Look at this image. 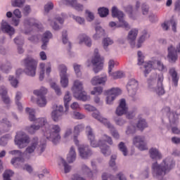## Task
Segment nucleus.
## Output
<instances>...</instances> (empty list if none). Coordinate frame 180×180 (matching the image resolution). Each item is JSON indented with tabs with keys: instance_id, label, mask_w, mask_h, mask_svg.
<instances>
[{
	"instance_id": "f257e3e1",
	"label": "nucleus",
	"mask_w": 180,
	"mask_h": 180,
	"mask_svg": "<svg viewBox=\"0 0 180 180\" xmlns=\"http://www.w3.org/2000/svg\"><path fill=\"white\" fill-rule=\"evenodd\" d=\"M39 129H41L42 133L46 139L52 141L53 144H57V142L60 141L61 139L60 136L61 128L57 124L50 125L47 123L46 118H39L36 120V124L27 127L26 130L30 134H34L35 131H37Z\"/></svg>"
},
{
	"instance_id": "f03ea898",
	"label": "nucleus",
	"mask_w": 180,
	"mask_h": 180,
	"mask_svg": "<svg viewBox=\"0 0 180 180\" xmlns=\"http://www.w3.org/2000/svg\"><path fill=\"white\" fill-rule=\"evenodd\" d=\"M65 111L64 112V107L63 105H53L52 108L55 109L51 112V116L53 122H60L63 119V115L68 112L70 108L68 103L71 101V96H70V92L67 91L63 98Z\"/></svg>"
},
{
	"instance_id": "7ed1b4c3",
	"label": "nucleus",
	"mask_w": 180,
	"mask_h": 180,
	"mask_svg": "<svg viewBox=\"0 0 180 180\" xmlns=\"http://www.w3.org/2000/svg\"><path fill=\"white\" fill-rule=\"evenodd\" d=\"M86 133L91 147H100L101 153L105 157L110 155V150L109 149V146L104 143L105 141L100 140L98 143H96V141H95V134H94V131L91 127H86Z\"/></svg>"
},
{
	"instance_id": "20e7f679",
	"label": "nucleus",
	"mask_w": 180,
	"mask_h": 180,
	"mask_svg": "<svg viewBox=\"0 0 180 180\" xmlns=\"http://www.w3.org/2000/svg\"><path fill=\"white\" fill-rule=\"evenodd\" d=\"M175 167V162L172 158H167L158 166V180H167L165 175Z\"/></svg>"
},
{
	"instance_id": "39448f33",
	"label": "nucleus",
	"mask_w": 180,
	"mask_h": 180,
	"mask_svg": "<svg viewBox=\"0 0 180 180\" xmlns=\"http://www.w3.org/2000/svg\"><path fill=\"white\" fill-rule=\"evenodd\" d=\"M72 91L73 93V96L77 99V101H82L83 102L89 101L90 97L88 96V94H86V91H84V86L82 82H79V80H76L74 82Z\"/></svg>"
},
{
	"instance_id": "423d86ee",
	"label": "nucleus",
	"mask_w": 180,
	"mask_h": 180,
	"mask_svg": "<svg viewBox=\"0 0 180 180\" xmlns=\"http://www.w3.org/2000/svg\"><path fill=\"white\" fill-rule=\"evenodd\" d=\"M112 18H117L120 22V25H117L116 22H110L109 23V26L110 27H124V29H126L127 30H129V29H130V26L129 25V24L123 19V18H124V14L123 13V12L119 11L117 6H113L112 8Z\"/></svg>"
},
{
	"instance_id": "0eeeda50",
	"label": "nucleus",
	"mask_w": 180,
	"mask_h": 180,
	"mask_svg": "<svg viewBox=\"0 0 180 180\" xmlns=\"http://www.w3.org/2000/svg\"><path fill=\"white\" fill-rule=\"evenodd\" d=\"M25 66V74L30 77L36 75V68H37V62L32 58L28 57L24 60Z\"/></svg>"
},
{
	"instance_id": "6e6552de",
	"label": "nucleus",
	"mask_w": 180,
	"mask_h": 180,
	"mask_svg": "<svg viewBox=\"0 0 180 180\" xmlns=\"http://www.w3.org/2000/svg\"><path fill=\"white\" fill-rule=\"evenodd\" d=\"M15 143L18 148H25L30 143V137L23 131H18L15 137Z\"/></svg>"
},
{
	"instance_id": "1a4fd4ad",
	"label": "nucleus",
	"mask_w": 180,
	"mask_h": 180,
	"mask_svg": "<svg viewBox=\"0 0 180 180\" xmlns=\"http://www.w3.org/2000/svg\"><path fill=\"white\" fill-rule=\"evenodd\" d=\"M91 64L94 67L95 74H98L103 68V58L101 57L99 51L96 49L94 50V57L91 59Z\"/></svg>"
},
{
	"instance_id": "9d476101",
	"label": "nucleus",
	"mask_w": 180,
	"mask_h": 180,
	"mask_svg": "<svg viewBox=\"0 0 180 180\" xmlns=\"http://www.w3.org/2000/svg\"><path fill=\"white\" fill-rule=\"evenodd\" d=\"M24 27L27 29L25 31V34H29L32 29H37V30L40 31L43 26L34 18H27L24 20Z\"/></svg>"
},
{
	"instance_id": "9b49d317",
	"label": "nucleus",
	"mask_w": 180,
	"mask_h": 180,
	"mask_svg": "<svg viewBox=\"0 0 180 180\" xmlns=\"http://www.w3.org/2000/svg\"><path fill=\"white\" fill-rule=\"evenodd\" d=\"M129 108L126 105V100L124 98H122L120 102L119 106L116 110V115L117 116H122L123 115H127V117L128 119H132L134 116V112H128Z\"/></svg>"
},
{
	"instance_id": "f8f14e48",
	"label": "nucleus",
	"mask_w": 180,
	"mask_h": 180,
	"mask_svg": "<svg viewBox=\"0 0 180 180\" xmlns=\"http://www.w3.org/2000/svg\"><path fill=\"white\" fill-rule=\"evenodd\" d=\"M46 94H47V89L44 87H41L39 90L34 91V95L38 96L37 103L40 108H44L47 105V100L44 97Z\"/></svg>"
},
{
	"instance_id": "ddd939ff",
	"label": "nucleus",
	"mask_w": 180,
	"mask_h": 180,
	"mask_svg": "<svg viewBox=\"0 0 180 180\" xmlns=\"http://www.w3.org/2000/svg\"><path fill=\"white\" fill-rule=\"evenodd\" d=\"M132 143L136 148L140 150V151L148 150V147H147V141H146V138L143 136H135L132 139Z\"/></svg>"
},
{
	"instance_id": "4468645a",
	"label": "nucleus",
	"mask_w": 180,
	"mask_h": 180,
	"mask_svg": "<svg viewBox=\"0 0 180 180\" xmlns=\"http://www.w3.org/2000/svg\"><path fill=\"white\" fill-rule=\"evenodd\" d=\"M115 65H119V63L115 62L113 60H110L108 62V74L112 78V79H119L120 78H123L124 77V73L123 72L117 71L112 72V70L115 68Z\"/></svg>"
},
{
	"instance_id": "2eb2a0df",
	"label": "nucleus",
	"mask_w": 180,
	"mask_h": 180,
	"mask_svg": "<svg viewBox=\"0 0 180 180\" xmlns=\"http://www.w3.org/2000/svg\"><path fill=\"white\" fill-rule=\"evenodd\" d=\"M107 95L106 103L108 105H112V103L116 99V96H119L122 94V90L119 88H112L105 92Z\"/></svg>"
},
{
	"instance_id": "dca6fc26",
	"label": "nucleus",
	"mask_w": 180,
	"mask_h": 180,
	"mask_svg": "<svg viewBox=\"0 0 180 180\" xmlns=\"http://www.w3.org/2000/svg\"><path fill=\"white\" fill-rule=\"evenodd\" d=\"M84 109L85 110H87V112H94L92 113L93 117L96 119V120H98V122H101V123H103V122H108V119L102 117L99 111H98L96 108L94 106L89 104H86L84 105Z\"/></svg>"
},
{
	"instance_id": "f3484780",
	"label": "nucleus",
	"mask_w": 180,
	"mask_h": 180,
	"mask_svg": "<svg viewBox=\"0 0 180 180\" xmlns=\"http://www.w3.org/2000/svg\"><path fill=\"white\" fill-rule=\"evenodd\" d=\"M127 89L129 96H134L139 89V82L136 79H131L127 84Z\"/></svg>"
},
{
	"instance_id": "a211bd4d",
	"label": "nucleus",
	"mask_w": 180,
	"mask_h": 180,
	"mask_svg": "<svg viewBox=\"0 0 180 180\" xmlns=\"http://www.w3.org/2000/svg\"><path fill=\"white\" fill-rule=\"evenodd\" d=\"M144 67V75L145 77H147L152 70H155L158 67V59L157 58H152L150 60L145 64Z\"/></svg>"
},
{
	"instance_id": "6ab92c4d",
	"label": "nucleus",
	"mask_w": 180,
	"mask_h": 180,
	"mask_svg": "<svg viewBox=\"0 0 180 180\" xmlns=\"http://www.w3.org/2000/svg\"><path fill=\"white\" fill-rule=\"evenodd\" d=\"M60 84L63 88L68 86V76L67 75V67L64 65H59Z\"/></svg>"
},
{
	"instance_id": "aec40b11",
	"label": "nucleus",
	"mask_w": 180,
	"mask_h": 180,
	"mask_svg": "<svg viewBox=\"0 0 180 180\" xmlns=\"http://www.w3.org/2000/svg\"><path fill=\"white\" fill-rule=\"evenodd\" d=\"M78 150L80 157L84 160H86V158H89L92 155V150H91L89 146L81 145L79 146Z\"/></svg>"
},
{
	"instance_id": "412c9836",
	"label": "nucleus",
	"mask_w": 180,
	"mask_h": 180,
	"mask_svg": "<svg viewBox=\"0 0 180 180\" xmlns=\"http://www.w3.org/2000/svg\"><path fill=\"white\" fill-rule=\"evenodd\" d=\"M9 154L11 155H18V158H14L11 160V164L13 165H18V164H20V162H25V159L22 158L24 153H22L20 150H11L9 152Z\"/></svg>"
},
{
	"instance_id": "4be33fe9",
	"label": "nucleus",
	"mask_w": 180,
	"mask_h": 180,
	"mask_svg": "<svg viewBox=\"0 0 180 180\" xmlns=\"http://www.w3.org/2000/svg\"><path fill=\"white\" fill-rule=\"evenodd\" d=\"M1 32L7 33L9 36H13L15 34V28L11 26L7 22L3 20L0 27V33Z\"/></svg>"
},
{
	"instance_id": "5701e85b",
	"label": "nucleus",
	"mask_w": 180,
	"mask_h": 180,
	"mask_svg": "<svg viewBox=\"0 0 180 180\" xmlns=\"http://www.w3.org/2000/svg\"><path fill=\"white\" fill-rule=\"evenodd\" d=\"M178 53H180V43L176 49L173 46L168 48V57L172 61H176L178 58Z\"/></svg>"
},
{
	"instance_id": "b1692460",
	"label": "nucleus",
	"mask_w": 180,
	"mask_h": 180,
	"mask_svg": "<svg viewBox=\"0 0 180 180\" xmlns=\"http://www.w3.org/2000/svg\"><path fill=\"white\" fill-rule=\"evenodd\" d=\"M63 3L64 5H68V6H72V8H75V9L78 11V12H80L84 9V6L78 4L77 0H63Z\"/></svg>"
},
{
	"instance_id": "393cba45",
	"label": "nucleus",
	"mask_w": 180,
	"mask_h": 180,
	"mask_svg": "<svg viewBox=\"0 0 180 180\" xmlns=\"http://www.w3.org/2000/svg\"><path fill=\"white\" fill-rule=\"evenodd\" d=\"M84 129H85V127L82 124H78L74 128L73 140L76 146H78L79 144V141H78V136H79V133H81V131H84Z\"/></svg>"
},
{
	"instance_id": "a878e982",
	"label": "nucleus",
	"mask_w": 180,
	"mask_h": 180,
	"mask_svg": "<svg viewBox=\"0 0 180 180\" xmlns=\"http://www.w3.org/2000/svg\"><path fill=\"white\" fill-rule=\"evenodd\" d=\"M169 26H172L173 32H176V21L174 18H171L170 20L165 22L161 25L163 30H168Z\"/></svg>"
},
{
	"instance_id": "bb28decb",
	"label": "nucleus",
	"mask_w": 180,
	"mask_h": 180,
	"mask_svg": "<svg viewBox=\"0 0 180 180\" xmlns=\"http://www.w3.org/2000/svg\"><path fill=\"white\" fill-rule=\"evenodd\" d=\"M108 81V77L106 75H103V76H95L92 78L91 82L92 85H101L103 84Z\"/></svg>"
},
{
	"instance_id": "cd10ccee",
	"label": "nucleus",
	"mask_w": 180,
	"mask_h": 180,
	"mask_svg": "<svg viewBox=\"0 0 180 180\" xmlns=\"http://www.w3.org/2000/svg\"><path fill=\"white\" fill-rule=\"evenodd\" d=\"M53 37V34L50 31H46L41 37V41L43 44L41 45V49L46 50L47 49V43L50 41V39Z\"/></svg>"
},
{
	"instance_id": "c85d7f7f",
	"label": "nucleus",
	"mask_w": 180,
	"mask_h": 180,
	"mask_svg": "<svg viewBox=\"0 0 180 180\" xmlns=\"http://www.w3.org/2000/svg\"><path fill=\"white\" fill-rule=\"evenodd\" d=\"M137 34H139V30L136 29L131 30L128 34V40L129 41L131 47H134V46H136L135 41Z\"/></svg>"
},
{
	"instance_id": "c756f323",
	"label": "nucleus",
	"mask_w": 180,
	"mask_h": 180,
	"mask_svg": "<svg viewBox=\"0 0 180 180\" xmlns=\"http://www.w3.org/2000/svg\"><path fill=\"white\" fill-rule=\"evenodd\" d=\"M38 144H39V138L34 137L31 141V146H28L26 148L25 153H27V154H32V153H34V150H36V148L37 147Z\"/></svg>"
},
{
	"instance_id": "7c9ffc66",
	"label": "nucleus",
	"mask_w": 180,
	"mask_h": 180,
	"mask_svg": "<svg viewBox=\"0 0 180 180\" xmlns=\"http://www.w3.org/2000/svg\"><path fill=\"white\" fill-rule=\"evenodd\" d=\"M7 94H8V91L4 86L0 87V95L2 98L3 102L6 105H9V103H11V99L9 98L8 96H6Z\"/></svg>"
},
{
	"instance_id": "2f4dec72",
	"label": "nucleus",
	"mask_w": 180,
	"mask_h": 180,
	"mask_svg": "<svg viewBox=\"0 0 180 180\" xmlns=\"http://www.w3.org/2000/svg\"><path fill=\"white\" fill-rule=\"evenodd\" d=\"M79 44H82V43H84V44H86L87 47H91V46H92V41L91 40V38L85 35V34H80L79 36Z\"/></svg>"
},
{
	"instance_id": "473e14b6",
	"label": "nucleus",
	"mask_w": 180,
	"mask_h": 180,
	"mask_svg": "<svg viewBox=\"0 0 180 180\" xmlns=\"http://www.w3.org/2000/svg\"><path fill=\"white\" fill-rule=\"evenodd\" d=\"M103 124H104V126H106L108 129H110L111 130V134L112 136V137H114V139H119L120 135H119V132H117V131H116L115 129V127H113V125L109 122V121H108L107 120V122L106 121H103V122H102Z\"/></svg>"
},
{
	"instance_id": "72a5a7b5",
	"label": "nucleus",
	"mask_w": 180,
	"mask_h": 180,
	"mask_svg": "<svg viewBox=\"0 0 180 180\" xmlns=\"http://www.w3.org/2000/svg\"><path fill=\"white\" fill-rule=\"evenodd\" d=\"M14 43L17 44L18 46V50L19 54H22L23 53V49L22 48V46H23V44L25 43V41L22 39V37H17L14 39Z\"/></svg>"
},
{
	"instance_id": "f704fd0d",
	"label": "nucleus",
	"mask_w": 180,
	"mask_h": 180,
	"mask_svg": "<svg viewBox=\"0 0 180 180\" xmlns=\"http://www.w3.org/2000/svg\"><path fill=\"white\" fill-rule=\"evenodd\" d=\"M163 113H166L169 117V120L170 122L176 123V120H174L173 117H175V114L174 112H171V108L169 107H165L162 109Z\"/></svg>"
},
{
	"instance_id": "c9c22d12",
	"label": "nucleus",
	"mask_w": 180,
	"mask_h": 180,
	"mask_svg": "<svg viewBox=\"0 0 180 180\" xmlns=\"http://www.w3.org/2000/svg\"><path fill=\"white\" fill-rule=\"evenodd\" d=\"M169 74L172 77V82H174V85L175 86H178V73L176 72V70H175V68H170L169 70Z\"/></svg>"
},
{
	"instance_id": "e433bc0d",
	"label": "nucleus",
	"mask_w": 180,
	"mask_h": 180,
	"mask_svg": "<svg viewBox=\"0 0 180 180\" xmlns=\"http://www.w3.org/2000/svg\"><path fill=\"white\" fill-rule=\"evenodd\" d=\"M103 36H105V30L99 26L96 27V34L93 36V39L98 40V39H101Z\"/></svg>"
},
{
	"instance_id": "4c0bfd02",
	"label": "nucleus",
	"mask_w": 180,
	"mask_h": 180,
	"mask_svg": "<svg viewBox=\"0 0 180 180\" xmlns=\"http://www.w3.org/2000/svg\"><path fill=\"white\" fill-rule=\"evenodd\" d=\"M77 158V153H75V149L74 147H71L69 154L67 156V161L69 163L74 162V160Z\"/></svg>"
},
{
	"instance_id": "58836bf2",
	"label": "nucleus",
	"mask_w": 180,
	"mask_h": 180,
	"mask_svg": "<svg viewBox=\"0 0 180 180\" xmlns=\"http://www.w3.org/2000/svg\"><path fill=\"white\" fill-rule=\"evenodd\" d=\"M158 81H159L158 95H164V94H165L164 86H162V81H164V75H161V76L158 79Z\"/></svg>"
},
{
	"instance_id": "ea45409f",
	"label": "nucleus",
	"mask_w": 180,
	"mask_h": 180,
	"mask_svg": "<svg viewBox=\"0 0 180 180\" xmlns=\"http://www.w3.org/2000/svg\"><path fill=\"white\" fill-rule=\"evenodd\" d=\"M148 125L147 124V122L144 119H140L136 124L137 129H139V130H141V131H143V130L148 127Z\"/></svg>"
},
{
	"instance_id": "a19ab883",
	"label": "nucleus",
	"mask_w": 180,
	"mask_h": 180,
	"mask_svg": "<svg viewBox=\"0 0 180 180\" xmlns=\"http://www.w3.org/2000/svg\"><path fill=\"white\" fill-rule=\"evenodd\" d=\"M25 112H27V113H29V120H30V122H36V117L34 116L36 112L34 111V109L27 108L25 109Z\"/></svg>"
},
{
	"instance_id": "79ce46f5",
	"label": "nucleus",
	"mask_w": 180,
	"mask_h": 180,
	"mask_svg": "<svg viewBox=\"0 0 180 180\" xmlns=\"http://www.w3.org/2000/svg\"><path fill=\"white\" fill-rule=\"evenodd\" d=\"M22 98V93L17 92L15 95V103L18 108V110L20 112H22L23 110V107L22 106V103L19 102L20 101V98Z\"/></svg>"
},
{
	"instance_id": "37998d69",
	"label": "nucleus",
	"mask_w": 180,
	"mask_h": 180,
	"mask_svg": "<svg viewBox=\"0 0 180 180\" xmlns=\"http://www.w3.org/2000/svg\"><path fill=\"white\" fill-rule=\"evenodd\" d=\"M26 0H12L11 5L15 8H22Z\"/></svg>"
},
{
	"instance_id": "c03bdc74",
	"label": "nucleus",
	"mask_w": 180,
	"mask_h": 180,
	"mask_svg": "<svg viewBox=\"0 0 180 180\" xmlns=\"http://www.w3.org/2000/svg\"><path fill=\"white\" fill-rule=\"evenodd\" d=\"M98 11L101 18H105V16L109 15V9L105 7H101Z\"/></svg>"
},
{
	"instance_id": "a18cd8bd",
	"label": "nucleus",
	"mask_w": 180,
	"mask_h": 180,
	"mask_svg": "<svg viewBox=\"0 0 180 180\" xmlns=\"http://www.w3.org/2000/svg\"><path fill=\"white\" fill-rule=\"evenodd\" d=\"M82 169L84 175H87L89 178H92L94 176V174L92 173V171H91V169L88 168L86 165H84L82 167Z\"/></svg>"
},
{
	"instance_id": "49530a36",
	"label": "nucleus",
	"mask_w": 180,
	"mask_h": 180,
	"mask_svg": "<svg viewBox=\"0 0 180 180\" xmlns=\"http://www.w3.org/2000/svg\"><path fill=\"white\" fill-rule=\"evenodd\" d=\"M147 37H150V36H148V34H147V32H145L144 34L140 37V38L138 40V44L136 45L137 49H140V47H141V44L144 43V41L146 40V39H147Z\"/></svg>"
},
{
	"instance_id": "de8ad7c7",
	"label": "nucleus",
	"mask_w": 180,
	"mask_h": 180,
	"mask_svg": "<svg viewBox=\"0 0 180 180\" xmlns=\"http://www.w3.org/2000/svg\"><path fill=\"white\" fill-rule=\"evenodd\" d=\"M149 153L152 160H157L158 158V150H157V148H150Z\"/></svg>"
},
{
	"instance_id": "09e8293b",
	"label": "nucleus",
	"mask_w": 180,
	"mask_h": 180,
	"mask_svg": "<svg viewBox=\"0 0 180 180\" xmlns=\"http://www.w3.org/2000/svg\"><path fill=\"white\" fill-rule=\"evenodd\" d=\"M12 67L11 66V63H7L5 65H1L0 66V70H1V71H3V72H5L6 74L9 73V71H11Z\"/></svg>"
},
{
	"instance_id": "8fccbe9b",
	"label": "nucleus",
	"mask_w": 180,
	"mask_h": 180,
	"mask_svg": "<svg viewBox=\"0 0 180 180\" xmlns=\"http://www.w3.org/2000/svg\"><path fill=\"white\" fill-rule=\"evenodd\" d=\"M62 40H63V44H67L68 43L69 49H71V42H68L67 31H63L62 32Z\"/></svg>"
},
{
	"instance_id": "3c124183",
	"label": "nucleus",
	"mask_w": 180,
	"mask_h": 180,
	"mask_svg": "<svg viewBox=\"0 0 180 180\" xmlns=\"http://www.w3.org/2000/svg\"><path fill=\"white\" fill-rule=\"evenodd\" d=\"M118 148L120 151L123 153V155H124V157L127 155V148L126 147V145H124V143L120 142L118 145Z\"/></svg>"
},
{
	"instance_id": "603ef678",
	"label": "nucleus",
	"mask_w": 180,
	"mask_h": 180,
	"mask_svg": "<svg viewBox=\"0 0 180 180\" xmlns=\"http://www.w3.org/2000/svg\"><path fill=\"white\" fill-rule=\"evenodd\" d=\"M152 172L154 178H158V163L157 162L152 165Z\"/></svg>"
},
{
	"instance_id": "864d4df0",
	"label": "nucleus",
	"mask_w": 180,
	"mask_h": 180,
	"mask_svg": "<svg viewBox=\"0 0 180 180\" xmlns=\"http://www.w3.org/2000/svg\"><path fill=\"white\" fill-rule=\"evenodd\" d=\"M45 67H46V65L44 63H40L39 65V68L41 70L39 73L40 81H43V79H44V72H46Z\"/></svg>"
},
{
	"instance_id": "5fc2aeb1",
	"label": "nucleus",
	"mask_w": 180,
	"mask_h": 180,
	"mask_svg": "<svg viewBox=\"0 0 180 180\" xmlns=\"http://www.w3.org/2000/svg\"><path fill=\"white\" fill-rule=\"evenodd\" d=\"M113 43V40H112L110 38H105L103 40V44L105 50H108V46H111V44Z\"/></svg>"
},
{
	"instance_id": "6e6d98bb",
	"label": "nucleus",
	"mask_w": 180,
	"mask_h": 180,
	"mask_svg": "<svg viewBox=\"0 0 180 180\" xmlns=\"http://www.w3.org/2000/svg\"><path fill=\"white\" fill-rule=\"evenodd\" d=\"M73 68L75 70V72L77 77V78H79L82 74L81 73V65L78 64H74L73 65Z\"/></svg>"
},
{
	"instance_id": "4d7b16f0",
	"label": "nucleus",
	"mask_w": 180,
	"mask_h": 180,
	"mask_svg": "<svg viewBox=\"0 0 180 180\" xmlns=\"http://www.w3.org/2000/svg\"><path fill=\"white\" fill-rule=\"evenodd\" d=\"M13 176L12 170H6L3 174L4 180H11V177Z\"/></svg>"
},
{
	"instance_id": "13d9d810",
	"label": "nucleus",
	"mask_w": 180,
	"mask_h": 180,
	"mask_svg": "<svg viewBox=\"0 0 180 180\" xmlns=\"http://www.w3.org/2000/svg\"><path fill=\"white\" fill-rule=\"evenodd\" d=\"M61 163L63 164L65 169V174H68L71 171V166L68 165L65 160L63 158H60Z\"/></svg>"
},
{
	"instance_id": "bf43d9fd",
	"label": "nucleus",
	"mask_w": 180,
	"mask_h": 180,
	"mask_svg": "<svg viewBox=\"0 0 180 180\" xmlns=\"http://www.w3.org/2000/svg\"><path fill=\"white\" fill-rule=\"evenodd\" d=\"M8 81H10L13 88L18 87V84H19V81H18L16 78L13 77V76H9Z\"/></svg>"
},
{
	"instance_id": "052dcab7",
	"label": "nucleus",
	"mask_w": 180,
	"mask_h": 180,
	"mask_svg": "<svg viewBox=\"0 0 180 180\" xmlns=\"http://www.w3.org/2000/svg\"><path fill=\"white\" fill-rule=\"evenodd\" d=\"M51 87L54 89L56 94L58 96L61 95V89H60V86L57 85V84L53 82L51 84Z\"/></svg>"
},
{
	"instance_id": "680f3d73",
	"label": "nucleus",
	"mask_w": 180,
	"mask_h": 180,
	"mask_svg": "<svg viewBox=\"0 0 180 180\" xmlns=\"http://www.w3.org/2000/svg\"><path fill=\"white\" fill-rule=\"evenodd\" d=\"M138 65H142L144 63V56L140 51H138Z\"/></svg>"
},
{
	"instance_id": "e2e57ef3",
	"label": "nucleus",
	"mask_w": 180,
	"mask_h": 180,
	"mask_svg": "<svg viewBox=\"0 0 180 180\" xmlns=\"http://www.w3.org/2000/svg\"><path fill=\"white\" fill-rule=\"evenodd\" d=\"M103 92V89L101 86L95 87L94 90L91 92V95H101Z\"/></svg>"
},
{
	"instance_id": "0e129e2a",
	"label": "nucleus",
	"mask_w": 180,
	"mask_h": 180,
	"mask_svg": "<svg viewBox=\"0 0 180 180\" xmlns=\"http://www.w3.org/2000/svg\"><path fill=\"white\" fill-rule=\"evenodd\" d=\"M158 70L161 71V72H162V74H164V72H167V71H168V69L167 68V66L164 65V63L159 61L158 62Z\"/></svg>"
},
{
	"instance_id": "69168bd1",
	"label": "nucleus",
	"mask_w": 180,
	"mask_h": 180,
	"mask_svg": "<svg viewBox=\"0 0 180 180\" xmlns=\"http://www.w3.org/2000/svg\"><path fill=\"white\" fill-rule=\"evenodd\" d=\"M134 133H136V126L130 125L127 127V129L126 131L127 134H134Z\"/></svg>"
},
{
	"instance_id": "338daca9",
	"label": "nucleus",
	"mask_w": 180,
	"mask_h": 180,
	"mask_svg": "<svg viewBox=\"0 0 180 180\" xmlns=\"http://www.w3.org/2000/svg\"><path fill=\"white\" fill-rule=\"evenodd\" d=\"M53 8H54V4H53V3H51V2H49L46 5H45L44 11H45V12L49 13Z\"/></svg>"
},
{
	"instance_id": "774afa93",
	"label": "nucleus",
	"mask_w": 180,
	"mask_h": 180,
	"mask_svg": "<svg viewBox=\"0 0 180 180\" xmlns=\"http://www.w3.org/2000/svg\"><path fill=\"white\" fill-rule=\"evenodd\" d=\"M102 180H115V177L112 175L103 173L102 175Z\"/></svg>"
}]
</instances>
